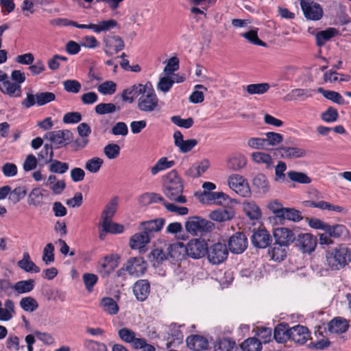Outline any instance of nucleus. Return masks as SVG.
<instances>
[{"mask_svg":"<svg viewBox=\"0 0 351 351\" xmlns=\"http://www.w3.org/2000/svg\"><path fill=\"white\" fill-rule=\"evenodd\" d=\"M328 328L332 333L342 334L348 330L349 324L346 319L337 317L328 323Z\"/></svg>","mask_w":351,"mask_h":351,"instance_id":"a878e982","label":"nucleus"},{"mask_svg":"<svg viewBox=\"0 0 351 351\" xmlns=\"http://www.w3.org/2000/svg\"><path fill=\"white\" fill-rule=\"evenodd\" d=\"M208 260L214 265L223 263L228 257V250L225 243H217L206 250Z\"/></svg>","mask_w":351,"mask_h":351,"instance_id":"423d86ee","label":"nucleus"},{"mask_svg":"<svg viewBox=\"0 0 351 351\" xmlns=\"http://www.w3.org/2000/svg\"><path fill=\"white\" fill-rule=\"evenodd\" d=\"M116 110V106L112 103H100L95 108V112L99 115L113 113Z\"/></svg>","mask_w":351,"mask_h":351,"instance_id":"bf43d9fd","label":"nucleus"},{"mask_svg":"<svg viewBox=\"0 0 351 351\" xmlns=\"http://www.w3.org/2000/svg\"><path fill=\"white\" fill-rule=\"evenodd\" d=\"M125 268L130 275L139 277L145 272L147 264L142 257H133L125 263Z\"/></svg>","mask_w":351,"mask_h":351,"instance_id":"ddd939ff","label":"nucleus"},{"mask_svg":"<svg viewBox=\"0 0 351 351\" xmlns=\"http://www.w3.org/2000/svg\"><path fill=\"white\" fill-rule=\"evenodd\" d=\"M39 160H43L45 164L50 162L53 158V151L51 145L45 144L38 154Z\"/></svg>","mask_w":351,"mask_h":351,"instance_id":"603ef678","label":"nucleus"},{"mask_svg":"<svg viewBox=\"0 0 351 351\" xmlns=\"http://www.w3.org/2000/svg\"><path fill=\"white\" fill-rule=\"evenodd\" d=\"M310 337L308 329L302 325L290 328V339L298 344H304Z\"/></svg>","mask_w":351,"mask_h":351,"instance_id":"6ab92c4d","label":"nucleus"},{"mask_svg":"<svg viewBox=\"0 0 351 351\" xmlns=\"http://www.w3.org/2000/svg\"><path fill=\"white\" fill-rule=\"evenodd\" d=\"M99 226L104 227V230L109 232L110 234H120L124 231L123 225L113 223L112 220L108 221L106 223H100Z\"/></svg>","mask_w":351,"mask_h":351,"instance_id":"5fc2aeb1","label":"nucleus"},{"mask_svg":"<svg viewBox=\"0 0 351 351\" xmlns=\"http://www.w3.org/2000/svg\"><path fill=\"white\" fill-rule=\"evenodd\" d=\"M287 170V165L283 161H278L275 167V180L278 182H285L286 181V175L285 171Z\"/></svg>","mask_w":351,"mask_h":351,"instance_id":"e2e57ef3","label":"nucleus"},{"mask_svg":"<svg viewBox=\"0 0 351 351\" xmlns=\"http://www.w3.org/2000/svg\"><path fill=\"white\" fill-rule=\"evenodd\" d=\"M229 187L238 195L246 197L251 195V190L247 180L239 174H232L228 178Z\"/></svg>","mask_w":351,"mask_h":351,"instance_id":"39448f33","label":"nucleus"},{"mask_svg":"<svg viewBox=\"0 0 351 351\" xmlns=\"http://www.w3.org/2000/svg\"><path fill=\"white\" fill-rule=\"evenodd\" d=\"M252 184L263 193H266L269 191V181L263 173H259L254 178Z\"/></svg>","mask_w":351,"mask_h":351,"instance_id":"37998d69","label":"nucleus"},{"mask_svg":"<svg viewBox=\"0 0 351 351\" xmlns=\"http://www.w3.org/2000/svg\"><path fill=\"white\" fill-rule=\"evenodd\" d=\"M104 52L108 56H112L114 53L123 49L124 41L119 36L108 34L104 36Z\"/></svg>","mask_w":351,"mask_h":351,"instance_id":"1a4fd4ad","label":"nucleus"},{"mask_svg":"<svg viewBox=\"0 0 351 351\" xmlns=\"http://www.w3.org/2000/svg\"><path fill=\"white\" fill-rule=\"evenodd\" d=\"M100 306L106 313L114 315L119 312V306L116 301L110 297L103 298L100 302Z\"/></svg>","mask_w":351,"mask_h":351,"instance_id":"c9c22d12","label":"nucleus"},{"mask_svg":"<svg viewBox=\"0 0 351 351\" xmlns=\"http://www.w3.org/2000/svg\"><path fill=\"white\" fill-rule=\"evenodd\" d=\"M0 90L3 93L8 95L10 97H20L21 96V85L11 82L9 80L0 84Z\"/></svg>","mask_w":351,"mask_h":351,"instance_id":"2f4dec72","label":"nucleus"},{"mask_svg":"<svg viewBox=\"0 0 351 351\" xmlns=\"http://www.w3.org/2000/svg\"><path fill=\"white\" fill-rule=\"evenodd\" d=\"M241 347L243 351H261L262 344L261 341L258 339L251 337L245 340Z\"/></svg>","mask_w":351,"mask_h":351,"instance_id":"c03bdc74","label":"nucleus"},{"mask_svg":"<svg viewBox=\"0 0 351 351\" xmlns=\"http://www.w3.org/2000/svg\"><path fill=\"white\" fill-rule=\"evenodd\" d=\"M120 151L119 145L116 143H109L104 148V154L110 160L117 158L120 154Z\"/></svg>","mask_w":351,"mask_h":351,"instance_id":"4d7b16f0","label":"nucleus"},{"mask_svg":"<svg viewBox=\"0 0 351 351\" xmlns=\"http://www.w3.org/2000/svg\"><path fill=\"white\" fill-rule=\"evenodd\" d=\"M186 344L190 350L195 351L206 350L208 346V340L198 335L188 337L186 339Z\"/></svg>","mask_w":351,"mask_h":351,"instance_id":"393cba45","label":"nucleus"},{"mask_svg":"<svg viewBox=\"0 0 351 351\" xmlns=\"http://www.w3.org/2000/svg\"><path fill=\"white\" fill-rule=\"evenodd\" d=\"M351 262V250L344 245H339L326 253L325 265L331 270H339Z\"/></svg>","mask_w":351,"mask_h":351,"instance_id":"f03ea898","label":"nucleus"},{"mask_svg":"<svg viewBox=\"0 0 351 351\" xmlns=\"http://www.w3.org/2000/svg\"><path fill=\"white\" fill-rule=\"evenodd\" d=\"M185 250L188 256L198 259L206 255L208 245L204 239H194L185 245Z\"/></svg>","mask_w":351,"mask_h":351,"instance_id":"0eeeda50","label":"nucleus"},{"mask_svg":"<svg viewBox=\"0 0 351 351\" xmlns=\"http://www.w3.org/2000/svg\"><path fill=\"white\" fill-rule=\"evenodd\" d=\"M165 223L164 218H157L152 220L142 221L139 229L145 232L152 239L154 233L161 230Z\"/></svg>","mask_w":351,"mask_h":351,"instance_id":"f3484780","label":"nucleus"},{"mask_svg":"<svg viewBox=\"0 0 351 351\" xmlns=\"http://www.w3.org/2000/svg\"><path fill=\"white\" fill-rule=\"evenodd\" d=\"M229 250L234 254H241L247 247V239L242 232H236L228 240Z\"/></svg>","mask_w":351,"mask_h":351,"instance_id":"4468645a","label":"nucleus"},{"mask_svg":"<svg viewBox=\"0 0 351 351\" xmlns=\"http://www.w3.org/2000/svg\"><path fill=\"white\" fill-rule=\"evenodd\" d=\"M235 212L232 208H219L213 210L209 214L210 219L217 221L223 222L234 218Z\"/></svg>","mask_w":351,"mask_h":351,"instance_id":"b1692460","label":"nucleus"},{"mask_svg":"<svg viewBox=\"0 0 351 351\" xmlns=\"http://www.w3.org/2000/svg\"><path fill=\"white\" fill-rule=\"evenodd\" d=\"M246 157L240 153L233 154L228 160V167L233 171L241 169L246 165Z\"/></svg>","mask_w":351,"mask_h":351,"instance_id":"f704fd0d","label":"nucleus"},{"mask_svg":"<svg viewBox=\"0 0 351 351\" xmlns=\"http://www.w3.org/2000/svg\"><path fill=\"white\" fill-rule=\"evenodd\" d=\"M252 160L257 164H264L267 168H270L273 166V159L271 156L265 152H256L251 154Z\"/></svg>","mask_w":351,"mask_h":351,"instance_id":"79ce46f5","label":"nucleus"},{"mask_svg":"<svg viewBox=\"0 0 351 351\" xmlns=\"http://www.w3.org/2000/svg\"><path fill=\"white\" fill-rule=\"evenodd\" d=\"M275 243L289 247L295 239L293 230L287 228H277L273 231Z\"/></svg>","mask_w":351,"mask_h":351,"instance_id":"2eb2a0df","label":"nucleus"},{"mask_svg":"<svg viewBox=\"0 0 351 351\" xmlns=\"http://www.w3.org/2000/svg\"><path fill=\"white\" fill-rule=\"evenodd\" d=\"M72 137L73 134L69 130L51 131L45 134V138L50 141L58 148L69 144Z\"/></svg>","mask_w":351,"mask_h":351,"instance_id":"6e6552de","label":"nucleus"},{"mask_svg":"<svg viewBox=\"0 0 351 351\" xmlns=\"http://www.w3.org/2000/svg\"><path fill=\"white\" fill-rule=\"evenodd\" d=\"M98 91L104 95H111L116 92L117 84L112 81H106L99 85Z\"/></svg>","mask_w":351,"mask_h":351,"instance_id":"13d9d810","label":"nucleus"},{"mask_svg":"<svg viewBox=\"0 0 351 351\" xmlns=\"http://www.w3.org/2000/svg\"><path fill=\"white\" fill-rule=\"evenodd\" d=\"M266 145L276 146L281 143L283 141V136L281 134L270 132L265 134Z\"/></svg>","mask_w":351,"mask_h":351,"instance_id":"69168bd1","label":"nucleus"},{"mask_svg":"<svg viewBox=\"0 0 351 351\" xmlns=\"http://www.w3.org/2000/svg\"><path fill=\"white\" fill-rule=\"evenodd\" d=\"M213 226L211 221L195 216L189 218L185 223V228L192 234L197 235L210 232Z\"/></svg>","mask_w":351,"mask_h":351,"instance_id":"7ed1b4c3","label":"nucleus"},{"mask_svg":"<svg viewBox=\"0 0 351 351\" xmlns=\"http://www.w3.org/2000/svg\"><path fill=\"white\" fill-rule=\"evenodd\" d=\"M251 241L254 246L265 248L271 243V237L265 229H258L254 232L251 237Z\"/></svg>","mask_w":351,"mask_h":351,"instance_id":"a211bd4d","label":"nucleus"},{"mask_svg":"<svg viewBox=\"0 0 351 351\" xmlns=\"http://www.w3.org/2000/svg\"><path fill=\"white\" fill-rule=\"evenodd\" d=\"M175 165L174 160H168L167 158H160L156 164L151 167L150 171L153 176L158 174L160 171L170 169Z\"/></svg>","mask_w":351,"mask_h":351,"instance_id":"ea45409f","label":"nucleus"},{"mask_svg":"<svg viewBox=\"0 0 351 351\" xmlns=\"http://www.w3.org/2000/svg\"><path fill=\"white\" fill-rule=\"evenodd\" d=\"M151 86L152 84L150 82H147L145 84H138L133 85L123 91V101L132 103L134 99L139 98L141 95H144Z\"/></svg>","mask_w":351,"mask_h":351,"instance_id":"f8f14e48","label":"nucleus"},{"mask_svg":"<svg viewBox=\"0 0 351 351\" xmlns=\"http://www.w3.org/2000/svg\"><path fill=\"white\" fill-rule=\"evenodd\" d=\"M287 176L291 181L300 184H309L311 182V179L306 173L302 172L289 171L287 173Z\"/></svg>","mask_w":351,"mask_h":351,"instance_id":"09e8293b","label":"nucleus"},{"mask_svg":"<svg viewBox=\"0 0 351 351\" xmlns=\"http://www.w3.org/2000/svg\"><path fill=\"white\" fill-rule=\"evenodd\" d=\"M271 329L265 327H257L256 330V335L259 337L261 344L268 343L271 339Z\"/></svg>","mask_w":351,"mask_h":351,"instance_id":"680f3d73","label":"nucleus"},{"mask_svg":"<svg viewBox=\"0 0 351 351\" xmlns=\"http://www.w3.org/2000/svg\"><path fill=\"white\" fill-rule=\"evenodd\" d=\"M118 259L117 256L114 254L105 256L99 262V271L104 276H108L118 267Z\"/></svg>","mask_w":351,"mask_h":351,"instance_id":"4be33fe9","label":"nucleus"},{"mask_svg":"<svg viewBox=\"0 0 351 351\" xmlns=\"http://www.w3.org/2000/svg\"><path fill=\"white\" fill-rule=\"evenodd\" d=\"M300 5L307 19L318 21L322 17L323 10L319 4L311 0H302Z\"/></svg>","mask_w":351,"mask_h":351,"instance_id":"9d476101","label":"nucleus"},{"mask_svg":"<svg viewBox=\"0 0 351 351\" xmlns=\"http://www.w3.org/2000/svg\"><path fill=\"white\" fill-rule=\"evenodd\" d=\"M241 36L246 38L252 44L263 47L266 46V43L258 38L256 30H250L247 32L241 34Z\"/></svg>","mask_w":351,"mask_h":351,"instance_id":"0e129e2a","label":"nucleus"},{"mask_svg":"<svg viewBox=\"0 0 351 351\" xmlns=\"http://www.w3.org/2000/svg\"><path fill=\"white\" fill-rule=\"evenodd\" d=\"M118 336L122 341L130 344L134 349L136 348L137 343L136 342L141 339V338L136 337L134 331L128 328L119 329Z\"/></svg>","mask_w":351,"mask_h":351,"instance_id":"c756f323","label":"nucleus"},{"mask_svg":"<svg viewBox=\"0 0 351 351\" xmlns=\"http://www.w3.org/2000/svg\"><path fill=\"white\" fill-rule=\"evenodd\" d=\"M133 293L141 302L145 301L150 293V283L147 280H138L133 286Z\"/></svg>","mask_w":351,"mask_h":351,"instance_id":"5701e85b","label":"nucleus"},{"mask_svg":"<svg viewBox=\"0 0 351 351\" xmlns=\"http://www.w3.org/2000/svg\"><path fill=\"white\" fill-rule=\"evenodd\" d=\"M346 230V227L341 224L332 226L327 223L324 232H327L331 239H337L342 236Z\"/></svg>","mask_w":351,"mask_h":351,"instance_id":"de8ad7c7","label":"nucleus"},{"mask_svg":"<svg viewBox=\"0 0 351 351\" xmlns=\"http://www.w3.org/2000/svg\"><path fill=\"white\" fill-rule=\"evenodd\" d=\"M169 261L172 264H176L182 260L186 256L185 245L182 243H176L170 245L167 248Z\"/></svg>","mask_w":351,"mask_h":351,"instance_id":"412c9836","label":"nucleus"},{"mask_svg":"<svg viewBox=\"0 0 351 351\" xmlns=\"http://www.w3.org/2000/svg\"><path fill=\"white\" fill-rule=\"evenodd\" d=\"M54 246L52 243H47L43 250V261L47 265L54 261Z\"/></svg>","mask_w":351,"mask_h":351,"instance_id":"338daca9","label":"nucleus"},{"mask_svg":"<svg viewBox=\"0 0 351 351\" xmlns=\"http://www.w3.org/2000/svg\"><path fill=\"white\" fill-rule=\"evenodd\" d=\"M69 169V165L67 162H61L58 160H52L49 165V170L53 173L63 174L66 173Z\"/></svg>","mask_w":351,"mask_h":351,"instance_id":"49530a36","label":"nucleus"},{"mask_svg":"<svg viewBox=\"0 0 351 351\" xmlns=\"http://www.w3.org/2000/svg\"><path fill=\"white\" fill-rule=\"evenodd\" d=\"M242 207L245 214L250 219L257 220L261 217V210L254 201H245L242 204Z\"/></svg>","mask_w":351,"mask_h":351,"instance_id":"bb28decb","label":"nucleus"},{"mask_svg":"<svg viewBox=\"0 0 351 351\" xmlns=\"http://www.w3.org/2000/svg\"><path fill=\"white\" fill-rule=\"evenodd\" d=\"M118 25V23L114 19H108L105 21H101L97 24L92 23L90 29L96 34H100L101 32H108Z\"/></svg>","mask_w":351,"mask_h":351,"instance_id":"473e14b6","label":"nucleus"},{"mask_svg":"<svg viewBox=\"0 0 351 351\" xmlns=\"http://www.w3.org/2000/svg\"><path fill=\"white\" fill-rule=\"evenodd\" d=\"M104 164V160L99 157H93L86 161L85 169L91 173H97L99 171Z\"/></svg>","mask_w":351,"mask_h":351,"instance_id":"a18cd8bd","label":"nucleus"},{"mask_svg":"<svg viewBox=\"0 0 351 351\" xmlns=\"http://www.w3.org/2000/svg\"><path fill=\"white\" fill-rule=\"evenodd\" d=\"M274 338L280 343L287 342L290 339V328L287 324H278L274 331Z\"/></svg>","mask_w":351,"mask_h":351,"instance_id":"cd10ccee","label":"nucleus"},{"mask_svg":"<svg viewBox=\"0 0 351 351\" xmlns=\"http://www.w3.org/2000/svg\"><path fill=\"white\" fill-rule=\"evenodd\" d=\"M288 247L274 243L273 246L269 249L268 254L272 260L280 262L286 258Z\"/></svg>","mask_w":351,"mask_h":351,"instance_id":"7c9ffc66","label":"nucleus"},{"mask_svg":"<svg viewBox=\"0 0 351 351\" xmlns=\"http://www.w3.org/2000/svg\"><path fill=\"white\" fill-rule=\"evenodd\" d=\"M269 88L267 83L251 84L247 86L246 90L250 95H261L266 93Z\"/></svg>","mask_w":351,"mask_h":351,"instance_id":"864d4df0","label":"nucleus"},{"mask_svg":"<svg viewBox=\"0 0 351 351\" xmlns=\"http://www.w3.org/2000/svg\"><path fill=\"white\" fill-rule=\"evenodd\" d=\"M26 194L27 189L25 186H19L10 191L9 199L15 204L23 199Z\"/></svg>","mask_w":351,"mask_h":351,"instance_id":"6e6d98bb","label":"nucleus"},{"mask_svg":"<svg viewBox=\"0 0 351 351\" xmlns=\"http://www.w3.org/2000/svg\"><path fill=\"white\" fill-rule=\"evenodd\" d=\"M35 287L33 279L20 280L13 285V289L19 294L27 293L32 291Z\"/></svg>","mask_w":351,"mask_h":351,"instance_id":"58836bf2","label":"nucleus"},{"mask_svg":"<svg viewBox=\"0 0 351 351\" xmlns=\"http://www.w3.org/2000/svg\"><path fill=\"white\" fill-rule=\"evenodd\" d=\"M295 246L303 253H311L317 245V239L310 233H301L295 237Z\"/></svg>","mask_w":351,"mask_h":351,"instance_id":"9b49d317","label":"nucleus"},{"mask_svg":"<svg viewBox=\"0 0 351 351\" xmlns=\"http://www.w3.org/2000/svg\"><path fill=\"white\" fill-rule=\"evenodd\" d=\"M44 191H45V190L40 189V188L32 189L28 196L27 202L29 205H32L35 207L41 206L43 204Z\"/></svg>","mask_w":351,"mask_h":351,"instance_id":"a19ab883","label":"nucleus"},{"mask_svg":"<svg viewBox=\"0 0 351 351\" xmlns=\"http://www.w3.org/2000/svg\"><path fill=\"white\" fill-rule=\"evenodd\" d=\"M338 31L333 27H329L325 30L320 31L315 35L316 44L319 47H322L328 41L330 38L335 36Z\"/></svg>","mask_w":351,"mask_h":351,"instance_id":"e433bc0d","label":"nucleus"},{"mask_svg":"<svg viewBox=\"0 0 351 351\" xmlns=\"http://www.w3.org/2000/svg\"><path fill=\"white\" fill-rule=\"evenodd\" d=\"M20 306L25 311L34 312L38 308V304L34 298L28 296L21 300Z\"/></svg>","mask_w":351,"mask_h":351,"instance_id":"8fccbe9b","label":"nucleus"},{"mask_svg":"<svg viewBox=\"0 0 351 351\" xmlns=\"http://www.w3.org/2000/svg\"><path fill=\"white\" fill-rule=\"evenodd\" d=\"M151 238L143 230L134 234L130 239V247L132 249H141L150 242Z\"/></svg>","mask_w":351,"mask_h":351,"instance_id":"c85d7f7f","label":"nucleus"},{"mask_svg":"<svg viewBox=\"0 0 351 351\" xmlns=\"http://www.w3.org/2000/svg\"><path fill=\"white\" fill-rule=\"evenodd\" d=\"M318 92L322 93L323 96L332 101L338 104H344L343 97L337 92L333 90H326L323 88H319Z\"/></svg>","mask_w":351,"mask_h":351,"instance_id":"3c124183","label":"nucleus"},{"mask_svg":"<svg viewBox=\"0 0 351 351\" xmlns=\"http://www.w3.org/2000/svg\"><path fill=\"white\" fill-rule=\"evenodd\" d=\"M56 99L54 93L51 92H43L36 94V104L38 106H44Z\"/></svg>","mask_w":351,"mask_h":351,"instance_id":"052dcab7","label":"nucleus"},{"mask_svg":"<svg viewBox=\"0 0 351 351\" xmlns=\"http://www.w3.org/2000/svg\"><path fill=\"white\" fill-rule=\"evenodd\" d=\"M163 193L171 201L184 204L186 198L182 195L184 184L182 178L176 170L165 175L163 180Z\"/></svg>","mask_w":351,"mask_h":351,"instance_id":"f257e3e1","label":"nucleus"},{"mask_svg":"<svg viewBox=\"0 0 351 351\" xmlns=\"http://www.w3.org/2000/svg\"><path fill=\"white\" fill-rule=\"evenodd\" d=\"M117 204V199L114 198L110 200L101 213L100 223H106L108 221L112 220L116 213Z\"/></svg>","mask_w":351,"mask_h":351,"instance_id":"4c0bfd02","label":"nucleus"},{"mask_svg":"<svg viewBox=\"0 0 351 351\" xmlns=\"http://www.w3.org/2000/svg\"><path fill=\"white\" fill-rule=\"evenodd\" d=\"M158 98L152 87L147 90V92L138 99V108L144 112H152L158 109Z\"/></svg>","mask_w":351,"mask_h":351,"instance_id":"20e7f679","label":"nucleus"},{"mask_svg":"<svg viewBox=\"0 0 351 351\" xmlns=\"http://www.w3.org/2000/svg\"><path fill=\"white\" fill-rule=\"evenodd\" d=\"M275 155L285 159H293L304 157L306 155L305 149L296 147L281 146L275 149Z\"/></svg>","mask_w":351,"mask_h":351,"instance_id":"dca6fc26","label":"nucleus"},{"mask_svg":"<svg viewBox=\"0 0 351 351\" xmlns=\"http://www.w3.org/2000/svg\"><path fill=\"white\" fill-rule=\"evenodd\" d=\"M174 144L179 148L182 153H187L193 149L197 145L196 139H189L184 141L180 131H176L173 134Z\"/></svg>","mask_w":351,"mask_h":351,"instance_id":"aec40b11","label":"nucleus"},{"mask_svg":"<svg viewBox=\"0 0 351 351\" xmlns=\"http://www.w3.org/2000/svg\"><path fill=\"white\" fill-rule=\"evenodd\" d=\"M235 346V342L229 338L219 339L215 346V349L220 351H231Z\"/></svg>","mask_w":351,"mask_h":351,"instance_id":"774afa93","label":"nucleus"},{"mask_svg":"<svg viewBox=\"0 0 351 351\" xmlns=\"http://www.w3.org/2000/svg\"><path fill=\"white\" fill-rule=\"evenodd\" d=\"M18 266L29 273H38L40 271V268L31 260L27 252L23 253V258L18 262Z\"/></svg>","mask_w":351,"mask_h":351,"instance_id":"72a5a7b5","label":"nucleus"}]
</instances>
